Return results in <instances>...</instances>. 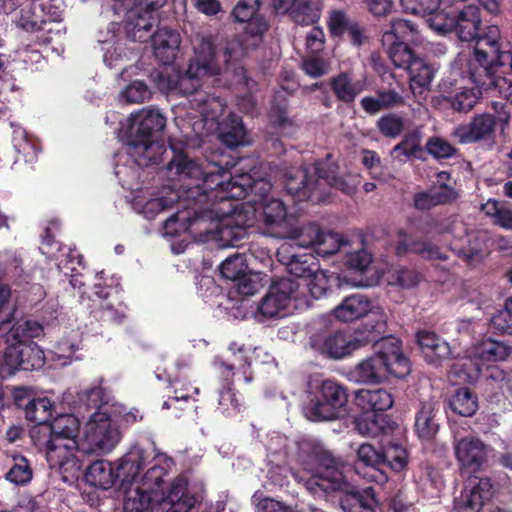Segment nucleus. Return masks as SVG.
<instances>
[{
	"label": "nucleus",
	"instance_id": "1",
	"mask_svg": "<svg viewBox=\"0 0 512 512\" xmlns=\"http://www.w3.org/2000/svg\"><path fill=\"white\" fill-rule=\"evenodd\" d=\"M169 147L172 157L167 169L198 182L187 186V204L181 205L184 211L172 214L165 220L164 227L169 228L176 222L192 226L199 221H217L215 238L219 246H242L253 222L243 212V207L239 208L233 201L244 199L248 195L249 185L233 178L227 169L217 163L207 162L204 165L189 158L172 140H169Z\"/></svg>",
	"mask_w": 512,
	"mask_h": 512
},
{
	"label": "nucleus",
	"instance_id": "2",
	"mask_svg": "<svg viewBox=\"0 0 512 512\" xmlns=\"http://www.w3.org/2000/svg\"><path fill=\"white\" fill-rule=\"evenodd\" d=\"M80 421L73 414L58 415L49 425L33 428L31 438L39 451L44 452L51 469H56L62 478L78 477L82 472L85 457V443H79L77 436Z\"/></svg>",
	"mask_w": 512,
	"mask_h": 512
},
{
	"label": "nucleus",
	"instance_id": "3",
	"mask_svg": "<svg viewBox=\"0 0 512 512\" xmlns=\"http://www.w3.org/2000/svg\"><path fill=\"white\" fill-rule=\"evenodd\" d=\"M219 65L215 62V46L210 39L203 38L195 50V57L184 73L176 72L175 90L183 96H191L192 109L199 112L207 120H215L223 111L225 104L220 97L200 90V77L217 74Z\"/></svg>",
	"mask_w": 512,
	"mask_h": 512
},
{
	"label": "nucleus",
	"instance_id": "4",
	"mask_svg": "<svg viewBox=\"0 0 512 512\" xmlns=\"http://www.w3.org/2000/svg\"><path fill=\"white\" fill-rule=\"evenodd\" d=\"M500 30L491 27L474 47V57L469 63L470 79L478 87L512 104V81L497 74V69L512 61V53L503 50Z\"/></svg>",
	"mask_w": 512,
	"mask_h": 512
},
{
	"label": "nucleus",
	"instance_id": "5",
	"mask_svg": "<svg viewBox=\"0 0 512 512\" xmlns=\"http://www.w3.org/2000/svg\"><path fill=\"white\" fill-rule=\"evenodd\" d=\"M320 160L308 168L299 169L294 175H288L285 189L296 201L323 203L328 197V188H335L346 195L356 191V185L338 175L339 166L330 160Z\"/></svg>",
	"mask_w": 512,
	"mask_h": 512
},
{
	"label": "nucleus",
	"instance_id": "6",
	"mask_svg": "<svg viewBox=\"0 0 512 512\" xmlns=\"http://www.w3.org/2000/svg\"><path fill=\"white\" fill-rule=\"evenodd\" d=\"M166 118L155 109L143 110L131 119L127 134V154L139 167L158 165L166 153L160 139Z\"/></svg>",
	"mask_w": 512,
	"mask_h": 512
},
{
	"label": "nucleus",
	"instance_id": "7",
	"mask_svg": "<svg viewBox=\"0 0 512 512\" xmlns=\"http://www.w3.org/2000/svg\"><path fill=\"white\" fill-rule=\"evenodd\" d=\"M173 459L157 451L155 443L151 440L133 445L120 460V473L125 475V482L134 484L140 472L149 466L140 479V485L155 496L162 497L164 477L167 475Z\"/></svg>",
	"mask_w": 512,
	"mask_h": 512
},
{
	"label": "nucleus",
	"instance_id": "8",
	"mask_svg": "<svg viewBox=\"0 0 512 512\" xmlns=\"http://www.w3.org/2000/svg\"><path fill=\"white\" fill-rule=\"evenodd\" d=\"M411 371L409 359L402 351V343L395 337L383 338L375 352L360 361L351 371L355 381L363 384H380L390 376L403 379Z\"/></svg>",
	"mask_w": 512,
	"mask_h": 512
},
{
	"label": "nucleus",
	"instance_id": "9",
	"mask_svg": "<svg viewBox=\"0 0 512 512\" xmlns=\"http://www.w3.org/2000/svg\"><path fill=\"white\" fill-rule=\"evenodd\" d=\"M306 392L308 401L303 407V412L310 421H333L348 415V389L341 383L331 379L320 381L310 377Z\"/></svg>",
	"mask_w": 512,
	"mask_h": 512
},
{
	"label": "nucleus",
	"instance_id": "10",
	"mask_svg": "<svg viewBox=\"0 0 512 512\" xmlns=\"http://www.w3.org/2000/svg\"><path fill=\"white\" fill-rule=\"evenodd\" d=\"M81 303L99 322L121 324L127 317L128 306L122 294L111 286L95 285L91 296H81Z\"/></svg>",
	"mask_w": 512,
	"mask_h": 512
},
{
	"label": "nucleus",
	"instance_id": "11",
	"mask_svg": "<svg viewBox=\"0 0 512 512\" xmlns=\"http://www.w3.org/2000/svg\"><path fill=\"white\" fill-rule=\"evenodd\" d=\"M261 4V0H238L232 10L235 22L245 24L238 38L243 52L258 47L269 28L267 19L260 13Z\"/></svg>",
	"mask_w": 512,
	"mask_h": 512
},
{
	"label": "nucleus",
	"instance_id": "12",
	"mask_svg": "<svg viewBox=\"0 0 512 512\" xmlns=\"http://www.w3.org/2000/svg\"><path fill=\"white\" fill-rule=\"evenodd\" d=\"M371 341H373L372 338H359L345 330L320 331L310 337L311 348L332 360L349 357Z\"/></svg>",
	"mask_w": 512,
	"mask_h": 512
},
{
	"label": "nucleus",
	"instance_id": "13",
	"mask_svg": "<svg viewBox=\"0 0 512 512\" xmlns=\"http://www.w3.org/2000/svg\"><path fill=\"white\" fill-rule=\"evenodd\" d=\"M109 411H94L87 423L85 456L98 451L112 450L120 440V432L114 425Z\"/></svg>",
	"mask_w": 512,
	"mask_h": 512
},
{
	"label": "nucleus",
	"instance_id": "14",
	"mask_svg": "<svg viewBox=\"0 0 512 512\" xmlns=\"http://www.w3.org/2000/svg\"><path fill=\"white\" fill-rule=\"evenodd\" d=\"M312 453L319 464V471L309 478L308 488L326 495L338 491L347 482L339 470V460L319 445L313 446Z\"/></svg>",
	"mask_w": 512,
	"mask_h": 512
},
{
	"label": "nucleus",
	"instance_id": "15",
	"mask_svg": "<svg viewBox=\"0 0 512 512\" xmlns=\"http://www.w3.org/2000/svg\"><path fill=\"white\" fill-rule=\"evenodd\" d=\"M239 182L247 183L249 185L248 192L257 190L258 186L262 193L261 197L263 198V203L260 208L259 216L269 229L274 228H282L286 227L289 222V217L287 214V209L283 201L279 199L272 198L270 200H266L264 196L270 191L271 185L268 182L257 181L252 184L251 178L249 175H240L235 177Z\"/></svg>",
	"mask_w": 512,
	"mask_h": 512
},
{
	"label": "nucleus",
	"instance_id": "16",
	"mask_svg": "<svg viewBox=\"0 0 512 512\" xmlns=\"http://www.w3.org/2000/svg\"><path fill=\"white\" fill-rule=\"evenodd\" d=\"M337 492L343 512H382L376 490L372 486L358 487L346 482Z\"/></svg>",
	"mask_w": 512,
	"mask_h": 512
},
{
	"label": "nucleus",
	"instance_id": "17",
	"mask_svg": "<svg viewBox=\"0 0 512 512\" xmlns=\"http://www.w3.org/2000/svg\"><path fill=\"white\" fill-rule=\"evenodd\" d=\"M44 363V353L35 342L7 346L3 354V365L7 368L8 374H14L17 370L39 369Z\"/></svg>",
	"mask_w": 512,
	"mask_h": 512
},
{
	"label": "nucleus",
	"instance_id": "18",
	"mask_svg": "<svg viewBox=\"0 0 512 512\" xmlns=\"http://www.w3.org/2000/svg\"><path fill=\"white\" fill-rule=\"evenodd\" d=\"M298 284L290 279H280L273 283L269 292L262 298L258 305V312L265 318L282 317L289 306Z\"/></svg>",
	"mask_w": 512,
	"mask_h": 512
},
{
	"label": "nucleus",
	"instance_id": "19",
	"mask_svg": "<svg viewBox=\"0 0 512 512\" xmlns=\"http://www.w3.org/2000/svg\"><path fill=\"white\" fill-rule=\"evenodd\" d=\"M383 463L381 448L376 449L369 443H363L358 447L354 468L356 474L364 480L380 486L386 484L389 476L383 469Z\"/></svg>",
	"mask_w": 512,
	"mask_h": 512
},
{
	"label": "nucleus",
	"instance_id": "20",
	"mask_svg": "<svg viewBox=\"0 0 512 512\" xmlns=\"http://www.w3.org/2000/svg\"><path fill=\"white\" fill-rule=\"evenodd\" d=\"M481 9L474 4L463 5L461 8H455V22L453 32L463 42L476 41L475 47L478 45L479 39L484 37L489 28L497 27L490 25L486 27L481 34Z\"/></svg>",
	"mask_w": 512,
	"mask_h": 512
},
{
	"label": "nucleus",
	"instance_id": "21",
	"mask_svg": "<svg viewBox=\"0 0 512 512\" xmlns=\"http://www.w3.org/2000/svg\"><path fill=\"white\" fill-rule=\"evenodd\" d=\"M441 403L434 398L422 400L415 413L414 429L423 441H432L440 429Z\"/></svg>",
	"mask_w": 512,
	"mask_h": 512
},
{
	"label": "nucleus",
	"instance_id": "22",
	"mask_svg": "<svg viewBox=\"0 0 512 512\" xmlns=\"http://www.w3.org/2000/svg\"><path fill=\"white\" fill-rule=\"evenodd\" d=\"M471 489L455 501V512H480L495 492L494 485L488 477L470 478Z\"/></svg>",
	"mask_w": 512,
	"mask_h": 512
},
{
	"label": "nucleus",
	"instance_id": "23",
	"mask_svg": "<svg viewBox=\"0 0 512 512\" xmlns=\"http://www.w3.org/2000/svg\"><path fill=\"white\" fill-rule=\"evenodd\" d=\"M497 125L496 116L490 113L475 115L468 124L455 128L453 135L462 144L490 140L494 137Z\"/></svg>",
	"mask_w": 512,
	"mask_h": 512
},
{
	"label": "nucleus",
	"instance_id": "24",
	"mask_svg": "<svg viewBox=\"0 0 512 512\" xmlns=\"http://www.w3.org/2000/svg\"><path fill=\"white\" fill-rule=\"evenodd\" d=\"M197 497L188 491V481L183 476L175 478L162 499L156 512H191L195 509Z\"/></svg>",
	"mask_w": 512,
	"mask_h": 512
},
{
	"label": "nucleus",
	"instance_id": "25",
	"mask_svg": "<svg viewBox=\"0 0 512 512\" xmlns=\"http://www.w3.org/2000/svg\"><path fill=\"white\" fill-rule=\"evenodd\" d=\"M455 456L462 469L478 472L487 462L486 445L477 438L465 437L454 445Z\"/></svg>",
	"mask_w": 512,
	"mask_h": 512
},
{
	"label": "nucleus",
	"instance_id": "26",
	"mask_svg": "<svg viewBox=\"0 0 512 512\" xmlns=\"http://www.w3.org/2000/svg\"><path fill=\"white\" fill-rule=\"evenodd\" d=\"M125 475L120 473V464L114 468L106 460H97L90 464L85 472V480L91 486L107 490L119 482V489H126L129 482H125Z\"/></svg>",
	"mask_w": 512,
	"mask_h": 512
},
{
	"label": "nucleus",
	"instance_id": "27",
	"mask_svg": "<svg viewBox=\"0 0 512 512\" xmlns=\"http://www.w3.org/2000/svg\"><path fill=\"white\" fill-rule=\"evenodd\" d=\"M215 62L219 65L220 71L216 75L220 76L231 86H249V77L247 71L241 62L233 56V47L226 46L222 53L215 50ZM215 74H210L214 76Z\"/></svg>",
	"mask_w": 512,
	"mask_h": 512
},
{
	"label": "nucleus",
	"instance_id": "28",
	"mask_svg": "<svg viewBox=\"0 0 512 512\" xmlns=\"http://www.w3.org/2000/svg\"><path fill=\"white\" fill-rule=\"evenodd\" d=\"M153 47V54L164 66L174 62L180 43V34L173 29L158 28L150 37Z\"/></svg>",
	"mask_w": 512,
	"mask_h": 512
},
{
	"label": "nucleus",
	"instance_id": "29",
	"mask_svg": "<svg viewBox=\"0 0 512 512\" xmlns=\"http://www.w3.org/2000/svg\"><path fill=\"white\" fill-rule=\"evenodd\" d=\"M269 116L272 131L267 141L272 143L273 148L277 152H282L284 151V145L279 137L292 136L296 131L295 122L288 116L286 104H273Z\"/></svg>",
	"mask_w": 512,
	"mask_h": 512
},
{
	"label": "nucleus",
	"instance_id": "30",
	"mask_svg": "<svg viewBox=\"0 0 512 512\" xmlns=\"http://www.w3.org/2000/svg\"><path fill=\"white\" fill-rule=\"evenodd\" d=\"M231 352V358L227 360L216 359L215 365L221 369V374L225 378H230L235 374V370L239 371L243 375L244 382L249 383L252 381V372L250 370V360L248 357V350L245 345H239L233 342L229 346Z\"/></svg>",
	"mask_w": 512,
	"mask_h": 512
},
{
	"label": "nucleus",
	"instance_id": "31",
	"mask_svg": "<svg viewBox=\"0 0 512 512\" xmlns=\"http://www.w3.org/2000/svg\"><path fill=\"white\" fill-rule=\"evenodd\" d=\"M458 196V192L453 186L441 183L427 191L415 193L413 205L418 210L428 211L436 206L451 204Z\"/></svg>",
	"mask_w": 512,
	"mask_h": 512
},
{
	"label": "nucleus",
	"instance_id": "32",
	"mask_svg": "<svg viewBox=\"0 0 512 512\" xmlns=\"http://www.w3.org/2000/svg\"><path fill=\"white\" fill-rule=\"evenodd\" d=\"M132 485L129 484L126 489H122L125 493L123 505L125 512H146L148 510L156 512L162 499L167 496V493L162 494V497L155 496L153 492L140 484L132 489Z\"/></svg>",
	"mask_w": 512,
	"mask_h": 512
},
{
	"label": "nucleus",
	"instance_id": "33",
	"mask_svg": "<svg viewBox=\"0 0 512 512\" xmlns=\"http://www.w3.org/2000/svg\"><path fill=\"white\" fill-rule=\"evenodd\" d=\"M279 261L286 266L287 272L296 278H309L319 268L317 258L311 253H291L289 248L278 251Z\"/></svg>",
	"mask_w": 512,
	"mask_h": 512
},
{
	"label": "nucleus",
	"instance_id": "34",
	"mask_svg": "<svg viewBox=\"0 0 512 512\" xmlns=\"http://www.w3.org/2000/svg\"><path fill=\"white\" fill-rule=\"evenodd\" d=\"M416 340L427 363L437 364L440 360L450 358L452 354L450 345L435 332L420 330L416 334Z\"/></svg>",
	"mask_w": 512,
	"mask_h": 512
},
{
	"label": "nucleus",
	"instance_id": "35",
	"mask_svg": "<svg viewBox=\"0 0 512 512\" xmlns=\"http://www.w3.org/2000/svg\"><path fill=\"white\" fill-rule=\"evenodd\" d=\"M355 405L361 412L384 413L393 406L392 394L384 389H360L355 392Z\"/></svg>",
	"mask_w": 512,
	"mask_h": 512
},
{
	"label": "nucleus",
	"instance_id": "36",
	"mask_svg": "<svg viewBox=\"0 0 512 512\" xmlns=\"http://www.w3.org/2000/svg\"><path fill=\"white\" fill-rule=\"evenodd\" d=\"M402 237L395 247L396 254L403 256L408 252L415 253L426 260H440L445 261L448 255L441 251L440 247L427 241L414 240L411 235L406 232H399Z\"/></svg>",
	"mask_w": 512,
	"mask_h": 512
},
{
	"label": "nucleus",
	"instance_id": "37",
	"mask_svg": "<svg viewBox=\"0 0 512 512\" xmlns=\"http://www.w3.org/2000/svg\"><path fill=\"white\" fill-rule=\"evenodd\" d=\"M371 308V300L366 295L357 293L345 297L333 309V315L339 321L352 322L362 318Z\"/></svg>",
	"mask_w": 512,
	"mask_h": 512
},
{
	"label": "nucleus",
	"instance_id": "38",
	"mask_svg": "<svg viewBox=\"0 0 512 512\" xmlns=\"http://www.w3.org/2000/svg\"><path fill=\"white\" fill-rule=\"evenodd\" d=\"M322 8V0H294L289 9L275 12L277 14H289L296 24L308 26L319 21Z\"/></svg>",
	"mask_w": 512,
	"mask_h": 512
},
{
	"label": "nucleus",
	"instance_id": "39",
	"mask_svg": "<svg viewBox=\"0 0 512 512\" xmlns=\"http://www.w3.org/2000/svg\"><path fill=\"white\" fill-rule=\"evenodd\" d=\"M24 401V398L15 397V404L18 407H24L25 418L35 423V428L42 425H49L54 412V404L51 400L44 397L28 399L26 403H24Z\"/></svg>",
	"mask_w": 512,
	"mask_h": 512
},
{
	"label": "nucleus",
	"instance_id": "40",
	"mask_svg": "<svg viewBox=\"0 0 512 512\" xmlns=\"http://www.w3.org/2000/svg\"><path fill=\"white\" fill-rule=\"evenodd\" d=\"M329 86L337 100L347 105L352 104L357 96L364 91L365 83L353 81L349 72H340L329 80Z\"/></svg>",
	"mask_w": 512,
	"mask_h": 512
},
{
	"label": "nucleus",
	"instance_id": "41",
	"mask_svg": "<svg viewBox=\"0 0 512 512\" xmlns=\"http://www.w3.org/2000/svg\"><path fill=\"white\" fill-rule=\"evenodd\" d=\"M422 132L419 128L406 132L402 140L397 143L391 154L394 158L405 161L410 158L424 160V148L421 146Z\"/></svg>",
	"mask_w": 512,
	"mask_h": 512
},
{
	"label": "nucleus",
	"instance_id": "42",
	"mask_svg": "<svg viewBox=\"0 0 512 512\" xmlns=\"http://www.w3.org/2000/svg\"><path fill=\"white\" fill-rule=\"evenodd\" d=\"M362 318H364L361 323L362 328L358 330L361 332V336L359 338H372L373 341L370 343H374L375 346L381 342L384 338L383 335L386 333L387 329V317L386 314L379 307L372 308L370 312H367Z\"/></svg>",
	"mask_w": 512,
	"mask_h": 512
},
{
	"label": "nucleus",
	"instance_id": "43",
	"mask_svg": "<svg viewBox=\"0 0 512 512\" xmlns=\"http://www.w3.org/2000/svg\"><path fill=\"white\" fill-rule=\"evenodd\" d=\"M131 20L127 24V33L133 41L145 42L154 25L158 22L155 13L136 9L130 13Z\"/></svg>",
	"mask_w": 512,
	"mask_h": 512
},
{
	"label": "nucleus",
	"instance_id": "44",
	"mask_svg": "<svg viewBox=\"0 0 512 512\" xmlns=\"http://www.w3.org/2000/svg\"><path fill=\"white\" fill-rule=\"evenodd\" d=\"M419 38L418 26L406 19L396 18L390 23V29L382 35V45L394 42L414 43Z\"/></svg>",
	"mask_w": 512,
	"mask_h": 512
},
{
	"label": "nucleus",
	"instance_id": "45",
	"mask_svg": "<svg viewBox=\"0 0 512 512\" xmlns=\"http://www.w3.org/2000/svg\"><path fill=\"white\" fill-rule=\"evenodd\" d=\"M246 129L242 117L230 113L222 123L219 124V139L229 148H236L244 144Z\"/></svg>",
	"mask_w": 512,
	"mask_h": 512
},
{
	"label": "nucleus",
	"instance_id": "46",
	"mask_svg": "<svg viewBox=\"0 0 512 512\" xmlns=\"http://www.w3.org/2000/svg\"><path fill=\"white\" fill-rule=\"evenodd\" d=\"M355 429L361 434L376 437L391 429L390 418L384 413L362 412L354 420Z\"/></svg>",
	"mask_w": 512,
	"mask_h": 512
},
{
	"label": "nucleus",
	"instance_id": "47",
	"mask_svg": "<svg viewBox=\"0 0 512 512\" xmlns=\"http://www.w3.org/2000/svg\"><path fill=\"white\" fill-rule=\"evenodd\" d=\"M474 354L483 362H499L507 360L512 354V346L491 338L478 343Z\"/></svg>",
	"mask_w": 512,
	"mask_h": 512
},
{
	"label": "nucleus",
	"instance_id": "48",
	"mask_svg": "<svg viewBox=\"0 0 512 512\" xmlns=\"http://www.w3.org/2000/svg\"><path fill=\"white\" fill-rule=\"evenodd\" d=\"M43 332V327L36 321L26 320L16 322L7 332V346L34 343L33 338L38 337Z\"/></svg>",
	"mask_w": 512,
	"mask_h": 512
},
{
	"label": "nucleus",
	"instance_id": "49",
	"mask_svg": "<svg viewBox=\"0 0 512 512\" xmlns=\"http://www.w3.org/2000/svg\"><path fill=\"white\" fill-rule=\"evenodd\" d=\"M381 455L383 458V469L393 472H402L408 466L409 455L406 448L402 445L389 442L381 447Z\"/></svg>",
	"mask_w": 512,
	"mask_h": 512
},
{
	"label": "nucleus",
	"instance_id": "50",
	"mask_svg": "<svg viewBox=\"0 0 512 512\" xmlns=\"http://www.w3.org/2000/svg\"><path fill=\"white\" fill-rule=\"evenodd\" d=\"M449 406L454 413L471 417L478 410V398L468 387H461L452 395Z\"/></svg>",
	"mask_w": 512,
	"mask_h": 512
},
{
	"label": "nucleus",
	"instance_id": "51",
	"mask_svg": "<svg viewBox=\"0 0 512 512\" xmlns=\"http://www.w3.org/2000/svg\"><path fill=\"white\" fill-rule=\"evenodd\" d=\"M33 477V469L30 461L23 455H15L12 465L5 474V479L17 486L28 484Z\"/></svg>",
	"mask_w": 512,
	"mask_h": 512
},
{
	"label": "nucleus",
	"instance_id": "52",
	"mask_svg": "<svg viewBox=\"0 0 512 512\" xmlns=\"http://www.w3.org/2000/svg\"><path fill=\"white\" fill-rule=\"evenodd\" d=\"M321 228L316 223H308L300 227L292 228L288 231L287 237L296 241L298 246L309 248H316Z\"/></svg>",
	"mask_w": 512,
	"mask_h": 512
},
{
	"label": "nucleus",
	"instance_id": "53",
	"mask_svg": "<svg viewBox=\"0 0 512 512\" xmlns=\"http://www.w3.org/2000/svg\"><path fill=\"white\" fill-rule=\"evenodd\" d=\"M376 128L384 138L396 139L405 129V119L397 113L390 112L376 121Z\"/></svg>",
	"mask_w": 512,
	"mask_h": 512
},
{
	"label": "nucleus",
	"instance_id": "54",
	"mask_svg": "<svg viewBox=\"0 0 512 512\" xmlns=\"http://www.w3.org/2000/svg\"><path fill=\"white\" fill-rule=\"evenodd\" d=\"M387 54L396 68L405 69L413 62L417 55L406 42H394L386 44Z\"/></svg>",
	"mask_w": 512,
	"mask_h": 512
},
{
	"label": "nucleus",
	"instance_id": "55",
	"mask_svg": "<svg viewBox=\"0 0 512 512\" xmlns=\"http://www.w3.org/2000/svg\"><path fill=\"white\" fill-rule=\"evenodd\" d=\"M223 278L236 281L248 271V264L244 254L236 253L227 257L219 266Z\"/></svg>",
	"mask_w": 512,
	"mask_h": 512
},
{
	"label": "nucleus",
	"instance_id": "56",
	"mask_svg": "<svg viewBox=\"0 0 512 512\" xmlns=\"http://www.w3.org/2000/svg\"><path fill=\"white\" fill-rule=\"evenodd\" d=\"M480 90L476 88H463L450 96L447 101L451 108L459 113H467L476 105Z\"/></svg>",
	"mask_w": 512,
	"mask_h": 512
},
{
	"label": "nucleus",
	"instance_id": "57",
	"mask_svg": "<svg viewBox=\"0 0 512 512\" xmlns=\"http://www.w3.org/2000/svg\"><path fill=\"white\" fill-rule=\"evenodd\" d=\"M404 70L407 71L410 80L420 87L430 85L434 78L431 66L418 56Z\"/></svg>",
	"mask_w": 512,
	"mask_h": 512
},
{
	"label": "nucleus",
	"instance_id": "58",
	"mask_svg": "<svg viewBox=\"0 0 512 512\" xmlns=\"http://www.w3.org/2000/svg\"><path fill=\"white\" fill-rule=\"evenodd\" d=\"M490 328L498 334L512 335V297L507 298L504 307L491 317Z\"/></svg>",
	"mask_w": 512,
	"mask_h": 512
},
{
	"label": "nucleus",
	"instance_id": "59",
	"mask_svg": "<svg viewBox=\"0 0 512 512\" xmlns=\"http://www.w3.org/2000/svg\"><path fill=\"white\" fill-rule=\"evenodd\" d=\"M224 378L225 385L219 394V408L226 416H231L240 411V400L234 390L232 379Z\"/></svg>",
	"mask_w": 512,
	"mask_h": 512
},
{
	"label": "nucleus",
	"instance_id": "60",
	"mask_svg": "<svg viewBox=\"0 0 512 512\" xmlns=\"http://www.w3.org/2000/svg\"><path fill=\"white\" fill-rule=\"evenodd\" d=\"M424 152H427L435 159H447L457 153V148L440 136L428 138Z\"/></svg>",
	"mask_w": 512,
	"mask_h": 512
},
{
	"label": "nucleus",
	"instance_id": "61",
	"mask_svg": "<svg viewBox=\"0 0 512 512\" xmlns=\"http://www.w3.org/2000/svg\"><path fill=\"white\" fill-rule=\"evenodd\" d=\"M81 401L85 403L88 409L95 411H108L109 394L101 386H95L87 389L81 396Z\"/></svg>",
	"mask_w": 512,
	"mask_h": 512
},
{
	"label": "nucleus",
	"instance_id": "62",
	"mask_svg": "<svg viewBox=\"0 0 512 512\" xmlns=\"http://www.w3.org/2000/svg\"><path fill=\"white\" fill-rule=\"evenodd\" d=\"M176 70L169 67L154 69L150 73V79L155 87L162 93H173L175 90Z\"/></svg>",
	"mask_w": 512,
	"mask_h": 512
},
{
	"label": "nucleus",
	"instance_id": "63",
	"mask_svg": "<svg viewBox=\"0 0 512 512\" xmlns=\"http://www.w3.org/2000/svg\"><path fill=\"white\" fill-rule=\"evenodd\" d=\"M355 20L348 17L346 12L342 10H333L328 18L327 27L330 35L334 38H341L348 32L349 27Z\"/></svg>",
	"mask_w": 512,
	"mask_h": 512
},
{
	"label": "nucleus",
	"instance_id": "64",
	"mask_svg": "<svg viewBox=\"0 0 512 512\" xmlns=\"http://www.w3.org/2000/svg\"><path fill=\"white\" fill-rule=\"evenodd\" d=\"M342 244V238L338 233L321 231L315 252L322 257H327L337 253Z\"/></svg>",
	"mask_w": 512,
	"mask_h": 512
}]
</instances>
